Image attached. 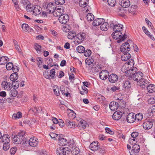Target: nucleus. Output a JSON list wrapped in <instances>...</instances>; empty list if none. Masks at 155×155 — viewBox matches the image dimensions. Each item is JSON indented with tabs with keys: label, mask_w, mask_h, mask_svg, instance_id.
<instances>
[{
	"label": "nucleus",
	"mask_w": 155,
	"mask_h": 155,
	"mask_svg": "<svg viewBox=\"0 0 155 155\" xmlns=\"http://www.w3.org/2000/svg\"><path fill=\"white\" fill-rule=\"evenodd\" d=\"M68 145L70 148H72L76 146V144L74 140L72 139L70 140L68 143Z\"/></svg>",
	"instance_id": "41"
},
{
	"label": "nucleus",
	"mask_w": 155,
	"mask_h": 155,
	"mask_svg": "<svg viewBox=\"0 0 155 155\" xmlns=\"http://www.w3.org/2000/svg\"><path fill=\"white\" fill-rule=\"evenodd\" d=\"M135 120H137L138 121L141 120L143 118V114L141 113H139L136 115H135Z\"/></svg>",
	"instance_id": "40"
},
{
	"label": "nucleus",
	"mask_w": 155,
	"mask_h": 155,
	"mask_svg": "<svg viewBox=\"0 0 155 155\" xmlns=\"http://www.w3.org/2000/svg\"><path fill=\"white\" fill-rule=\"evenodd\" d=\"M137 6L134 5L133 7L131 6L129 9V12L132 14H134L135 13V9L134 8L136 7Z\"/></svg>",
	"instance_id": "55"
},
{
	"label": "nucleus",
	"mask_w": 155,
	"mask_h": 155,
	"mask_svg": "<svg viewBox=\"0 0 155 155\" xmlns=\"http://www.w3.org/2000/svg\"><path fill=\"white\" fill-rule=\"evenodd\" d=\"M148 91L150 93L155 92V85L153 84L149 85L147 87Z\"/></svg>",
	"instance_id": "30"
},
{
	"label": "nucleus",
	"mask_w": 155,
	"mask_h": 155,
	"mask_svg": "<svg viewBox=\"0 0 155 155\" xmlns=\"http://www.w3.org/2000/svg\"><path fill=\"white\" fill-rule=\"evenodd\" d=\"M140 147L137 144H135L132 147V150L131 152H129L130 155H133L135 153H138L140 150Z\"/></svg>",
	"instance_id": "12"
},
{
	"label": "nucleus",
	"mask_w": 155,
	"mask_h": 155,
	"mask_svg": "<svg viewBox=\"0 0 155 155\" xmlns=\"http://www.w3.org/2000/svg\"><path fill=\"white\" fill-rule=\"evenodd\" d=\"M108 27L109 25L108 23L103 22L101 24L100 26V28L102 31H106L108 29Z\"/></svg>",
	"instance_id": "32"
},
{
	"label": "nucleus",
	"mask_w": 155,
	"mask_h": 155,
	"mask_svg": "<svg viewBox=\"0 0 155 155\" xmlns=\"http://www.w3.org/2000/svg\"><path fill=\"white\" fill-rule=\"evenodd\" d=\"M134 69H128L126 71H124L125 74L128 77H132L133 79L137 82L140 81L143 78V74L141 72H138L137 73L136 71V68H133Z\"/></svg>",
	"instance_id": "2"
},
{
	"label": "nucleus",
	"mask_w": 155,
	"mask_h": 155,
	"mask_svg": "<svg viewBox=\"0 0 155 155\" xmlns=\"http://www.w3.org/2000/svg\"><path fill=\"white\" fill-rule=\"evenodd\" d=\"M131 55L128 52L124 53V54L121 57L122 60L126 61L130 58Z\"/></svg>",
	"instance_id": "29"
},
{
	"label": "nucleus",
	"mask_w": 155,
	"mask_h": 155,
	"mask_svg": "<svg viewBox=\"0 0 155 155\" xmlns=\"http://www.w3.org/2000/svg\"><path fill=\"white\" fill-rule=\"evenodd\" d=\"M13 66V64L12 63L9 62L6 64V67L8 70H11L12 69V70Z\"/></svg>",
	"instance_id": "46"
},
{
	"label": "nucleus",
	"mask_w": 155,
	"mask_h": 155,
	"mask_svg": "<svg viewBox=\"0 0 155 155\" xmlns=\"http://www.w3.org/2000/svg\"><path fill=\"white\" fill-rule=\"evenodd\" d=\"M89 0H80L79 2V5L81 7L84 8V10H86L85 12H87L88 11V7L89 6H87L89 3Z\"/></svg>",
	"instance_id": "9"
},
{
	"label": "nucleus",
	"mask_w": 155,
	"mask_h": 155,
	"mask_svg": "<svg viewBox=\"0 0 155 155\" xmlns=\"http://www.w3.org/2000/svg\"><path fill=\"white\" fill-rule=\"evenodd\" d=\"M139 83L140 84V85L143 88H145V87H147L149 85V82L146 80L143 79V78L139 81Z\"/></svg>",
	"instance_id": "22"
},
{
	"label": "nucleus",
	"mask_w": 155,
	"mask_h": 155,
	"mask_svg": "<svg viewBox=\"0 0 155 155\" xmlns=\"http://www.w3.org/2000/svg\"><path fill=\"white\" fill-rule=\"evenodd\" d=\"M122 35V34L121 32L117 31L113 32L112 34V37L115 39H117L119 38H120Z\"/></svg>",
	"instance_id": "24"
},
{
	"label": "nucleus",
	"mask_w": 155,
	"mask_h": 155,
	"mask_svg": "<svg viewBox=\"0 0 155 155\" xmlns=\"http://www.w3.org/2000/svg\"><path fill=\"white\" fill-rule=\"evenodd\" d=\"M47 9L50 13H55L56 12L54 9V6L52 3H49L47 5Z\"/></svg>",
	"instance_id": "21"
},
{
	"label": "nucleus",
	"mask_w": 155,
	"mask_h": 155,
	"mask_svg": "<svg viewBox=\"0 0 155 155\" xmlns=\"http://www.w3.org/2000/svg\"><path fill=\"white\" fill-rule=\"evenodd\" d=\"M121 103L124 102V100L119 98H117V99L116 102L112 101L109 104V107L110 110L112 111H115L117 110L118 107V105L121 104Z\"/></svg>",
	"instance_id": "5"
},
{
	"label": "nucleus",
	"mask_w": 155,
	"mask_h": 155,
	"mask_svg": "<svg viewBox=\"0 0 155 155\" xmlns=\"http://www.w3.org/2000/svg\"><path fill=\"white\" fill-rule=\"evenodd\" d=\"M109 73L107 70H102L99 74V77L102 80H104L107 79L109 76Z\"/></svg>",
	"instance_id": "10"
},
{
	"label": "nucleus",
	"mask_w": 155,
	"mask_h": 155,
	"mask_svg": "<svg viewBox=\"0 0 155 155\" xmlns=\"http://www.w3.org/2000/svg\"><path fill=\"white\" fill-rule=\"evenodd\" d=\"M12 83V85L14 87V88L17 89L18 88L19 85V83L18 81H13Z\"/></svg>",
	"instance_id": "57"
},
{
	"label": "nucleus",
	"mask_w": 155,
	"mask_h": 155,
	"mask_svg": "<svg viewBox=\"0 0 155 155\" xmlns=\"http://www.w3.org/2000/svg\"><path fill=\"white\" fill-rule=\"evenodd\" d=\"M62 135H59L58 138V143L59 145L60 146H64L66 145L68 143L66 139L62 138L61 136Z\"/></svg>",
	"instance_id": "17"
},
{
	"label": "nucleus",
	"mask_w": 155,
	"mask_h": 155,
	"mask_svg": "<svg viewBox=\"0 0 155 155\" xmlns=\"http://www.w3.org/2000/svg\"><path fill=\"white\" fill-rule=\"evenodd\" d=\"M69 17L68 15L66 14H64L63 15H60L58 20L60 23L62 24H65L68 21Z\"/></svg>",
	"instance_id": "7"
},
{
	"label": "nucleus",
	"mask_w": 155,
	"mask_h": 155,
	"mask_svg": "<svg viewBox=\"0 0 155 155\" xmlns=\"http://www.w3.org/2000/svg\"><path fill=\"white\" fill-rule=\"evenodd\" d=\"M18 74L14 72L10 76V79L11 81H14L18 79Z\"/></svg>",
	"instance_id": "31"
},
{
	"label": "nucleus",
	"mask_w": 155,
	"mask_h": 155,
	"mask_svg": "<svg viewBox=\"0 0 155 155\" xmlns=\"http://www.w3.org/2000/svg\"><path fill=\"white\" fill-rule=\"evenodd\" d=\"M55 70L54 69H52L50 71L49 76L50 77L51 79L54 78L55 75Z\"/></svg>",
	"instance_id": "50"
},
{
	"label": "nucleus",
	"mask_w": 155,
	"mask_h": 155,
	"mask_svg": "<svg viewBox=\"0 0 155 155\" xmlns=\"http://www.w3.org/2000/svg\"><path fill=\"white\" fill-rule=\"evenodd\" d=\"M22 30L25 31H27L29 30V29L30 28L29 27L28 25L26 24H23L21 26Z\"/></svg>",
	"instance_id": "44"
},
{
	"label": "nucleus",
	"mask_w": 155,
	"mask_h": 155,
	"mask_svg": "<svg viewBox=\"0 0 155 155\" xmlns=\"http://www.w3.org/2000/svg\"><path fill=\"white\" fill-rule=\"evenodd\" d=\"M2 142L4 143H9L10 138L9 136L7 134H4L2 136Z\"/></svg>",
	"instance_id": "26"
},
{
	"label": "nucleus",
	"mask_w": 155,
	"mask_h": 155,
	"mask_svg": "<svg viewBox=\"0 0 155 155\" xmlns=\"http://www.w3.org/2000/svg\"><path fill=\"white\" fill-rule=\"evenodd\" d=\"M65 87L62 85L60 87V90L62 94L64 95H65Z\"/></svg>",
	"instance_id": "64"
},
{
	"label": "nucleus",
	"mask_w": 155,
	"mask_h": 155,
	"mask_svg": "<svg viewBox=\"0 0 155 155\" xmlns=\"http://www.w3.org/2000/svg\"><path fill=\"white\" fill-rule=\"evenodd\" d=\"M89 147L91 150L96 151L98 150L99 147L97 141H94L91 143L89 146Z\"/></svg>",
	"instance_id": "16"
},
{
	"label": "nucleus",
	"mask_w": 155,
	"mask_h": 155,
	"mask_svg": "<svg viewBox=\"0 0 155 155\" xmlns=\"http://www.w3.org/2000/svg\"><path fill=\"white\" fill-rule=\"evenodd\" d=\"M76 50L78 53H81L84 52L85 48L83 46H79L77 48Z\"/></svg>",
	"instance_id": "42"
},
{
	"label": "nucleus",
	"mask_w": 155,
	"mask_h": 155,
	"mask_svg": "<svg viewBox=\"0 0 155 155\" xmlns=\"http://www.w3.org/2000/svg\"><path fill=\"white\" fill-rule=\"evenodd\" d=\"M70 151L73 155H77L80 152L79 148L76 146L71 149L61 147L57 149L56 154L59 155H66L68 154Z\"/></svg>",
	"instance_id": "1"
},
{
	"label": "nucleus",
	"mask_w": 155,
	"mask_h": 155,
	"mask_svg": "<svg viewBox=\"0 0 155 155\" xmlns=\"http://www.w3.org/2000/svg\"><path fill=\"white\" fill-rule=\"evenodd\" d=\"M131 137L133 138V139L130 138L129 140V142L130 144H131V141H135V139L137 137L138 135V133L137 132H133L131 134Z\"/></svg>",
	"instance_id": "36"
},
{
	"label": "nucleus",
	"mask_w": 155,
	"mask_h": 155,
	"mask_svg": "<svg viewBox=\"0 0 155 155\" xmlns=\"http://www.w3.org/2000/svg\"><path fill=\"white\" fill-rule=\"evenodd\" d=\"M42 58H36V60L38 61V65L39 67H41V64L42 63Z\"/></svg>",
	"instance_id": "58"
},
{
	"label": "nucleus",
	"mask_w": 155,
	"mask_h": 155,
	"mask_svg": "<svg viewBox=\"0 0 155 155\" xmlns=\"http://www.w3.org/2000/svg\"><path fill=\"white\" fill-rule=\"evenodd\" d=\"M112 25L114 26L113 30L115 32L116 31L121 32V30L123 28V25L120 24H117L114 25V24H111V26H112Z\"/></svg>",
	"instance_id": "18"
},
{
	"label": "nucleus",
	"mask_w": 155,
	"mask_h": 155,
	"mask_svg": "<svg viewBox=\"0 0 155 155\" xmlns=\"http://www.w3.org/2000/svg\"><path fill=\"white\" fill-rule=\"evenodd\" d=\"M25 133L24 131H21L18 134L15 136L13 139L14 143L16 144L21 143L25 138Z\"/></svg>",
	"instance_id": "4"
},
{
	"label": "nucleus",
	"mask_w": 155,
	"mask_h": 155,
	"mask_svg": "<svg viewBox=\"0 0 155 155\" xmlns=\"http://www.w3.org/2000/svg\"><path fill=\"white\" fill-rule=\"evenodd\" d=\"M127 37V35L124 34L123 36L122 35L121 36L120 39L117 41V42L118 43H120L122 41H124L125 39H126Z\"/></svg>",
	"instance_id": "52"
},
{
	"label": "nucleus",
	"mask_w": 155,
	"mask_h": 155,
	"mask_svg": "<svg viewBox=\"0 0 155 155\" xmlns=\"http://www.w3.org/2000/svg\"><path fill=\"white\" fill-rule=\"evenodd\" d=\"M38 143V139L35 137L31 138L29 140V144L32 147H35Z\"/></svg>",
	"instance_id": "19"
},
{
	"label": "nucleus",
	"mask_w": 155,
	"mask_h": 155,
	"mask_svg": "<svg viewBox=\"0 0 155 155\" xmlns=\"http://www.w3.org/2000/svg\"><path fill=\"white\" fill-rule=\"evenodd\" d=\"M145 21L146 23L148 25L149 27L151 29L153 30V27L152 25V23L147 18H146L145 19Z\"/></svg>",
	"instance_id": "54"
},
{
	"label": "nucleus",
	"mask_w": 155,
	"mask_h": 155,
	"mask_svg": "<svg viewBox=\"0 0 155 155\" xmlns=\"http://www.w3.org/2000/svg\"><path fill=\"white\" fill-rule=\"evenodd\" d=\"M86 38V34L83 32L79 33L76 35V38L74 42L75 44H79L81 43Z\"/></svg>",
	"instance_id": "6"
},
{
	"label": "nucleus",
	"mask_w": 155,
	"mask_h": 155,
	"mask_svg": "<svg viewBox=\"0 0 155 155\" xmlns=\"http://www.w3.org/2000/svg\"><path fill=\"white\" fill-rule=\"evenodd\" d=\"M84 54L85 56L86 57L90 56L91 54V50L89 49H87L84 52Z\"/></svg>",
	"instance_id": "49"
},
{
	"label": "nucleus",
	"mask_w": 155,
	"mask_h": 155,
	"mask_svg": "<svg viewBox=\"0 0 155 155\" xmlns=\"http://www.w3.org/2000/svg\"><path fill=\"white\" fill-rule=\"evenodd\" d=\"M1 85L4 89L7 91H9L12 88L11 84L5 81H3Z\"/></svg>",
	"instance_id": "13"
},
{
	"label": "nucleus",
	"mask_w": 155,
	"mask_h": 155,
	"mask_svg": "<svg viewBox=\"0 0 155 155\" xmlns=\"http://www.w3.org/2000/svg\"><path fill=\"white\" fill-rule=\"evenodd\" d=\"M55 11L56 12V13L58 12L59 14V15H57V16H59V15H63V13L64 12V10L63 8H58L57 10H55Z\"/></svg>",
	"instance_id": "48"
},
{
	"label": "nucleus",
	"mask_w": 155,
	"mask_h": 155,
	"mask_svg": "<svg viewBox=\"0 0 155 155\" xmlns=\"http://www.w3.org/2000/svg\"><path fill=\"white\" fill-rule=\"evenodd\" d=\"M71 110V112L69 114V117L72 119L75 118L76 114L75 113L73 114L74 111L73 110Z\"/></svg>",
	"instance_id": "62"
},
{
	"label": "nucleus",
	"mask_w": 155,
	"mask_h": 155,
	"mask_svg": "<svg viewBox=\"0 0 155 155\" xmlns=\"http://www.w3.org/2000/svg\"><path fill=\"white\" fill-rule=\"evenodd\" d=\"M53 91L54 94L57 96H58L59 94V88L57 86H55L53 87Z\"/></svg>",
	"instance_id": "43"
},
{
	"label": "nucleus",
	"mask_w": 155,
	"mask_h": 155,
	"mask_svg": "<svg viewBox=\"0 0 155 155\" xmlns=\"http://www.w3.org/2000/svg\"><path fill=\"white\" fill-rule=\"evenodd\" d=\"M152 123L150 121H147L146 122H144L143 124V128L146 130L150 129L152 127Z\"/></svg>",
	"instance_id": "25"
},
{
	"label": "nucleus",
	"mask_w": 155,
	"mask_h": 155,
	"mask_svg": "<svg viewBox=\"0 0 155 155\" xmlns=\"http://www.w3.org/2000/svg\"><path fill=\"white\" fill-rule=\"evenodd\" d=\"M87 19L88 21H92L94 19V15L91 13H88L87 15Z\"/></svg>",
	"instance_id": "45"
},
{
	"label": "nucleus",
	"mask_w": 155,
	"mask_h": 155,
	"mask_svg": "<svg viewBox=\"0 0 155 155\" xmlns=\"http://www.w3.org/2000/svg\"><path fill=\"white\" fill-rule=\"evenodd\" d=\"M98 150L99 152L102 154H103L105 153V149L103 147H101L99 148Z\"/></svg>",
	"instance_id": "59"
},
{
	"label": "nucleus",
	"mask_w": 155,
	"mask_h": 155,
	"mask_svg": "<svg viewBox=\"0 0 155 155\" xmlns=\"http://www.w3.org/2000/svg\"><path fill=\"white\" fill-rule=\"evenodd\" d=\"M87 123L84 120L80 121L78 124V127L81 130H84L86 127Z\"/></svg>",
	"instance_id": "28"
},
{
	"label": "nucleus",
	"mask_w": 155,
	"mask_h": 155,
	"mask_svg": "<svg viewBox=\"0 0 155 155\" xmlns=\"http://www.w3.org/2000/svg\"><path fill=\"white\" fill-rule=\"evenodd\" d=\"M120 49L121 52L127 53L130 51V47L129 43L126 42L122 45Z\"/></svg>",
	"instance_id": "8"
},
{
	"label": "nucleus",
	"mask_w": 155,
	"mask_h": 155,
	"mask_svg": "<svg viewBox=\"0 0 155 155\" xmlns=\"http://www.w3.org/2000/svg\"><path fill=\"white\" fill-rule=\"evenodd\" d=\"M10 144L9 143H4L3 146V149L5 150H7L9 148Z\"/></svg>",
	"instance_id": "53"
},
{
	"label": "nucleus",
	"mask_w": 155,
	"mask_h": 155,
	"mask_svg": "<svg viewBox=\"0 0 155 155\" xmlns=\"http://www.w3.org/2000/svg\"><path fill=\"white\" fill-rule=\"evenodd\" d=\"M118 79V76L115 74H112L109 76L108 79L109 81L112 83L117 82Z\"/></svg>",
	"instance_id": "14"
},
{
	"label": "nucleus",
	"mask_w": 155,
	"mask_h": 155,
	"mask_svg": "<svg viewBox=\"0 0 155 155\" xmlns=\"http://www.w3.org/2000/svg\"><path fill=\"white\" fill-rule=\"evenodd\" d=\"M105 130L107 132L111 135L114 134V132L112 131L109 128L106 127L105 129Z\"/></svg>",
	"instance_id": "61"
},
{
	"label": "nucleus",
	"mask_w": 155,
	"mask_h": 155,
	"mask_svg": "<svg viewBox=\"0 0 155 155\" xmlns=\"http://www.w3.org/2000/svg\"><path fill=\"white\" fill-rule=\"evenodd\" d=\"M123 86L125 90L130 89L131 87V83L128 81H124L123 83Z\"/></svg>",
	"instance_id": "27"
},
{
	"label": "nucleus",
	"mask_w": 155,
	"mask_h": 155,
	"mask_svg": "<svg viewBox=\"0 0 155 155\" xmlns=\"http://www.w3.org/2000/svg\"><path fill=\"white\" fill-rule=\"evenodd\" d=\"M122 114L121 112L119 111L115 112L112 115V118L114 120H118L121 117Z\"/></svg>",
	"instance_id": "15"
},
{
	"label": "nucleus",
	"mask_w": 155,
	"mask_h": 155,
	"mask_svg": "<svg viewBox=\"0 0 155 155\" xmlns=\"http://www.w3.org/2000/svg\"><path fill=\"white\" fill-rule=\"evenodd\" d=\"M104 20L103 18H97L94 21L92 25L94 26H97L104 22Z\"/></svg>",
	"instance_id": "20"
},
{
	"label": "nucleus",
	"mask_w": 155,
	"mask_h": 155,
	"mask_svg": "<svg viewBox=\"0 0 155 155\" xmlns=\"http://www.w3.org/2000/svg\"><path fill=\"white\" fill-rule=\"evenodd\" d=\"M94 61V59L91 58H87L85 61L86 63L88 65H90L92 64Z\"/></svg>",
	"instance_id": "47"
},
{
	"label": "nucleus",
	"mask_w": 155,
	"mask_h": 155,
	"mask_svg": "<svg viewBox=\"0 0 155 155\" xmlns=\"http://www.w3.org/2000/svg\"><path fill=\"white\" fill-rule=\"evenodd\" d=\"M55 3L58 5H62L64 4L65 1V0H55Z\"/></svg>",
	"instance_id": "56"
},
{
	"label": "nucleus",
	"mask_w": 155,
	"mask_h": 155,
	"mask_svg": "<svg viewBox=\"0 0 155 155\" xmlns=\"http://www.w3.org/2000/svg\"><path fill=\"white\" fill-rule=\"evenodd\" d=\"M26 9L28 12H33L35 16L40 14L41 9V7L38 5H35L31 7V5L29 4L27 5Z\"/></svg>",
	"instance_id": "3"
},
{
	"label": "nucleus",
	"mask_w": 155,
	"mask_h": 155,
	"mask_svg": "<svg viewBox=\"0 0 155 155\" xmlns=\"http://www.w3.org/2000/svg\"><path fill=\"white\" fill-rule=\"evenodd\" d=\"M76 33L75 31H71L68 34V38L69 39H72L76 36Z\"/></svg>",
	"instance_id": "35"
},
{
	"label": "nucleus",
	"mask_w": 155,
	"mask_h": 155,
	"mask_svg": "<svg viewBox=\"0 0 155 155\" xmlns=\"http://www.w3.org/2000/svg\"><path fill=\"white\" fill-rule=\"evenodd\" d=\"M66 125L68 128H71L75 126L74 122L71 121L67 119L65 121Z\"/></svg>",
	"instance_id": "34"
},
{
	"label": "nucleus",
	"mask_w": 155,
	"mask_h": 155,
	"mask_svg": "<svg viewBox=\"0 0 155 155\" xmlns=\"http://www.w3.org/2000/svg\"><path fill=\"white\" fill-rule=\"evenodd\" d=\"M142 29L146 35H150V33L149 32V31L145 26H143L142 27Z\"/></svg>",
	"instance_id": "63"
},
{
	"label": "nucleus",
	"mask_w": 155,
	"mask_h": 155,
	"mask_svg": "<svg viewBox=\"0 0 155 155\" xmlns=\"http://www.w3.org/2000/svg\"><path fill=\"white\" fill-rule=\"evenodd\" d=\"M8 58L6 56H2L0 58V64L4 65L8 61Z\"/></svg>",
	"instance_id": "33"
},
{
	"label": "nucleus",
	"mask_w": 155,
	"mask_h": 155,
	"mask_svg": "<svg viewBox=\"0 0 155 155\" xmlns=\"http://www.w3.org/2000/svg\"><path fill=\"white\" fill-rule=\"evenodd\" d=\"M43 75L45 78L49 79H51L50 77L49 76V74L48 72H44L43 73Z\"/></svg>",
	"instance_id": "60"
},
{
	"label": "nucleus",
	"mask_w": 155,
	"mask_h": 155,
	"mask_svg": "<svg viewBox=\"0 0 155 155\" xmlns=\"http://www.w3.org/2000/svg\"><path fill=\"white\" fill-rule=\"evenodd\" d=\"M34 48L38 53L39 54L41 53V46L39 45L37 43H35L34 44Z\"/></svg>",
	"instance_id": "37"
},
{
	"label": "nucleus",
	"mask_w": 155,
	"mask_h": 155,
	"mask_svg": "<svg viewBox=\"0 0 155 155\" xmlns=\"http://www.w3.org/2000/svg\"><path fill=\"white\" fill-rule=\"evenodd\" d=\"M16 89L14 88V89L11 90L10 91L9 94L12 97H15L18 94V92Z\"/></svg>",
	"instance_id": "38"
},
{
	"label": "nucleus",
	"mask_w": 155,
	"mask_h": 155,
	"mask_svg": "<svg viewBox=\"0 0 155 155\" xmlns=\"http://www.w3.org/2000/svg\"><path fill=\"white\" fill-rule=\"evenodd\" d=\"M22 117V114L21 112H18L17 114H14L13 115L12 118L15 119L21 118Z\"/></svg>",
	"instance_id": "39"
},
{
	"label": "nucleus",
	"mask_w": 155,
	"mask_h": 155,
	"mask_svg": "<svg viewBox=\"0 0 155 155\" xmlns=\"http://www.w3.org/2000/svg\"><path fill=\"white\" fill-rule=\"evenodd\" d=\"M127 121L129 123H133L135 120V114L133 113H129L126 117Z\"/></svg>",
	"instance_id": "11"
},
{
	"label": "nucleus",
	"mask_w": 155,
	"mask_h": 155,
	"mask_svg": "<svg viewBox=\"0 0 155 155\" xmlns=\"http://www.w3.org/2000/svg\"><path fill=\"white\" fill-rule=\"evenodd\" d=\"M130 2L129 0H121L120 5L124 8H127L129 7Z\"/></svg>",
	"instance_id": "23"
},
{
	"label": "nucleus",
	"mask_w": 155,
	"mask_h": 155,
	"mask_svg": "<svg viewBox=\"0 0 155 155\" xmlns=\"http://www.w3.org/2000/svg\"><path fill=\"white\" fill-rule=\"evenodd\" d=\"M109 5L111 6H113L115 5L116 3V0H107Z\"/></svg>",
	"instance_id": "51"
}]
</instances>
